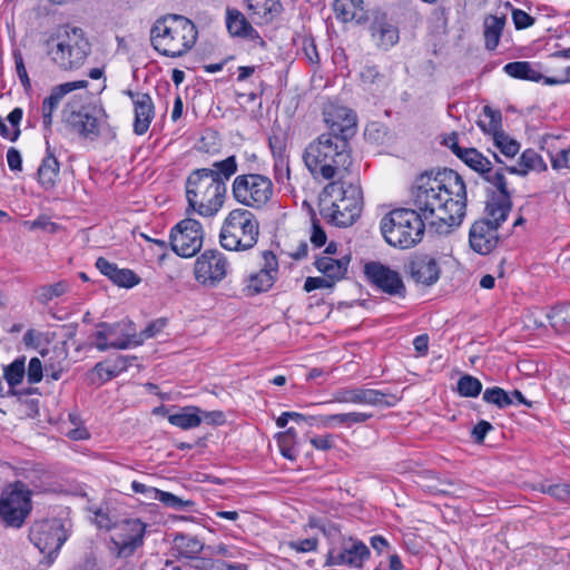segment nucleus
<instances>
[{"label": "nucleus", "mask_w": 570, "mask_h": 570, "mask_svg": "<svg viewBox=\"0 0 570 570\" xmlns=\"http://www.w3.org/2000/svg\"><path fill=\"white\" fill-rule=\"evenodd\" d=\"M413 205L431 225L459 226L466 209L465 183L449 168L425 171L415 180Z\"/></svg>", "instance_id": "1"}, {"label": "nucleus", "mask_w": 570, "mask_h": 570, "mask_svg": "<svg viewBox=\"0 0 570 570\" xmlns=\"http://www.w3.org/2000/svg\"><path fill=\"white\" fill-rule=\"evenodd\" d=\"M303 160L315 178L343 179L342 174L352 164L348 141L337 137V134H322L307 145Z\"/></svg>", "instance_id": "2"}, {"label": "nucleus", "mask_w": 570, "mask_h": 570, "mask_svg": "<svg viewBox=\"0 0 570 570\" xmlns=\"http://www.w3.org/2000/svg\"><path fill=\"white\" fill-rule=\"evenodd\" d=\"M321 214L337 227H347L360 217L363 198L361 186L355 181L338 179L324 188Z\"/></svg>", "instance_id": "3"}, {"label": "nucleus", "mask_w": 570, "mask_h": 570, "mask_svg": "<svg viewBox=\"0 0 570 570\" xmlns=\"http://www.w3.org/2000/svg\"><path fill=\"white\" fill-rule=\"evenodd\" d=\"M197 35L196 26L191 20L180 14H167L154 23L150 41L160 55L177 58L194 47Z\"/></svg>", "instance_id": "4"}, {"label": "nucleus", "mask_w": 570, "mask_h": 570, "mask_svg": "<svg viewBox=\"0 0 570 570\" xmlns=\"http://www.w3.org/2000/svg\"><path fill=\"white\" fill-rule=\"evenodd\" d=\"M91 46L79 27L63 26L48 40V56L61 70H77L86 62Z\"/></svg>", "instance_id": "5"}, {"label": "nucleus", "mask_w": 570, "mask_h": 570, "mask_svg": "<svg viewBox=\"0 0 570 570\" xmlns=\"http://www.w3.org/2000/svg\"><path fill=\"white\" fill-rule=\"evenodd\" d=\"M227 187L210 171L194 170L186 181L188 208L203 217L215 216L224 205Z\"/></svg>", "instance_id": "6"}, {"label": "nucleus", "mask_w": 570, "mask_h": 570, "mask_svg": "<svg viewBox=\"0 0 570 570\" xmlns=\"http://www.w3.org/2000/svg\"><path fill=\"white\" fill-rule=\"evenodd\" d=\"M424 217L410 208L391 210L381 220V230L385 240L393 247L411 248L423 238Z\"/></svg>", "instance_id": "7"}, {"label": "nucleus", "mask_w": 570, "mask_h": 570, "mask_svg": "<svg viewBox=\"0 0 570 570\" xmlns=\"http://www.w3.org/2000/svg\"><path fill=\"white\" fill-rule=\"evenodd\" d=\"M259 236V223L255 215L244 208H236L225 218L219 243L227 250L243 252L253 248Z\"/></svg>", "instance_id": "8"}, {"label": "nucleus", "mask_w": 570, "mask_h": 570, "mask_svg": "<svg viewBox=\"0 0 570 570\" xmlns=\"http://www.w3.org/2000/svg\"><path fill=\"white\" fill-rule=\"evenodd\" d=\"M32 491L21 481L9 483L0 494V519L11 528H21L32 511Z\"/></svg>", "instance_id": "9"}, {"label": "nucleus", "mask_w": 570, "mask_h": 570, "mask_svg": "<svg viewBox=\"0 0 570 570\" xmlns=\"http://www.w3.org/2000/svg\"><path fill=\"white\" fill-rule=\"evenodd\" d=\"M234 199L248 208L262 209L274 196L271 178L262 174H243L235 177L232 184Z\"/></svg>", "instance_id": "10"}, {"label": "nucleus", "mask_w": 570, "mask_h": 570, "mask_svg": "<svg viewBox=\"0 0 570 570\" xmlns=\"http://www.w3.org/2000/svg\"><path fill=\"white\" fill-rule=\"evenodd\" d=\"M62 115L68 128L89 140L98 138L108 117L104 108L99 106H86L77 109L75 100L65 106Z\"/></svg>", "instance_id": "11"}, {"label": "nucleus", "mask_w": 570, "mask_h": 570, "mask_svg": "<svg viewBox=\"0 0 570 570\" xmlns=\"http://www.w3.org/2000/svg\"><path fill=\"white\" fill-rule=\"evenodd\" d=\"M204 232L200 223L194 218L179 222L170 233L171 249L181 257L196 255L202 246Z\"/></svg>", "instance_id": "12"}, {"label": "nucleus", "mask_w": 570, "mask_h": 570, "mask_svg": "<svg viewBox=\"0 0 570 570\" xmlns=\"http://www.w3.org/2000/svg\"><path fill=\"white\" fill-rule=\"evenodd\" d=\"M228 269L229 263L222 252L207 249L197 257L194 274L199 284L215 287L227 276Z\"/></svg>", "instance_id": "13"}, {"label": "nucleus", "mask_w": 570, "mask_h": 570, "mask_svg": "<svg viewBox=\"0 0 570 570\" xmlns=\"http://www.w3.org/2000/svg\"><path fill=\"white\" fill-rule=\"evenodd\" d=\"M29 539L50 560L58 553L67 537L58 520L36 522L29 531Z\"/></svg>", "instance_id": "14"}, {"label": "nucleus", "mask_w": 570, "mask_h": 570, "mask_svg": "<svg viewBox=\"0 0 570 570\" xmlns=\"http://www.w3.org/2000/svg\"><path fill=\"white\" fill-rule=\"evenodd\" d=\"M370 549L363 541L354 537H346L337 548H328L325 566H348L358 569L370 558Z\"/></svg>", "instance_id": "15"}, {"label": "nucleus", "mask_w": 570, "mask_h": 570, "mask_svg": "<svg viewBox=\"0 0 570 570\" xmlns=\"http://www.w3.org/2000/svg\"><path fill=\"white\" fill-rule=\"evenodd\" d=\"M333 401L337 403L367 404L372 406L392 407L400 397L395 394L384 393L373 389L344 387L333 393Z\"/></svg>", "instance_id": "16"}, {"label": "nucleus", "mask_w": 570, "mask_h": 570, "mask_svg": "<svg viewBox=\"0 0 570 570\" xmlns=\"http://www.w3.org/2000/svg\"><path fill=\"white\" fill-rule=\"evenodd\" d=\"M145 524L139 519H126L115 525L111 537L117 549V556L127 558L142 544Z\"/></svg>", "instance_id": "17"}, {"label": "nucleus", "mask_w": 570, "mask_h": 570, "mask_svg": "<svg viewBox=\"0 0 570 570\" xmlns=\"http://www.w3.org/2000/svg\"><path fill=\"white\" fill-rule=\"evenodd\" d=\"M366 277L382 292L404 297L406 288L401 275L380 262H370L364 266Z\"/></svg>", "instance_id": "18"}, {"label": "nucleus", "mask_w": 570, "mask_h": 570, "mask_svg": "<svg viewBox=\"0 0 570 570\" xmlns=\"http://www.w3.org/2000/svg\"><path fill=\"white\" fill-rule=\"evenodd\" d=\"M263 264L257 273L249 275L245 291L248 295L267 292L274 285L278 274V261L272 250L262 252Z\"/></svg>", "instance_id": "19"}, {"label": "nucleus", "mask_w": 570, "mask_h": 570, "mask_svg": "<svg viewBox=\"0 0 570 570\" xmlns=\"http://www.w3.org/2000/svg\"><path fill=\"white\" fill-rule=\"evenodd\" d=\"M411 279L423 286L434 285L441 274L440 263L430 254H416L412 256L405 266Z\"/></svg>", "instance_id": "20"}, {"label": "nucleus", "mask_w": 570, "mask_h": 570, "mask_svg": "<svg viewBox=\"0 0 570 570\" xmlns=\"http://www.w3.org/2000/svg\"><path fill=\"white\" fill-rule=\"evenodd\" d=\"M324 120L330 128L328 132L337 134V137L344 138L346 141L355 134L356 115L347 107L327 106L324 110Z\"/></svg>", "instance_id": "21"}, {"label": "nucleus", "mask_w": 570, "mask_h": 570, "mask_svg": "<svg viewBox=\"0 0 570 570\" xmlns=\"http://www.w3.org/2000/svg\"><path fill=\"white\" fill-rule=\"evenodd\" d=\"M503 70L512 78L530 80L534 82L543 80V82L549 86L562 85L570 81V67H567L563 75L560 77H544L529 61L509 62L503 67Z\"/></svg>", "instance_id": "22"}, {"label": "nucleus", "mask_w": 570, "mask_h": 570, "mask_svg": "<svg viewBox=\"0 0 570 570\" xmlns=\"http://www.w3.org/2000/svg\"><path fill=\"white\" fill-rule=\"evenodd\" d=\"M498 228L490 222L481 219L474 222L469 235L471 248L482 255L491 253L499 242Z\"/></svg>", "instance_id": "23"}, {"label": "nucleus", "mask_w": 570, "mask_h": 570, "mask_svg": "<svg viewBox=\"0 0 570 570\" xmlns=\"http://www.w3.org/2000/svg\"><path fill=\"white\" fill-rule=\"evenodd\" d=\"M226 26L227 30L233 37L247 38L264 46L265 41L259 33L253 28L246 17L237 9L226 10Z\"/></svg>", "instance_id": "24"}, {"label": "nucleus", "mask_w": 570, "mask_h": 570, "mask_svg": "<svg viewBox=\"0 0 570 570\" xmlns=\"http://www.w3.org/2000/svg\"><path fill=\"white\" fill-rule=\"evenodd\" d=\"M249 17L256 24H268L281 14V0H245Z\"/></svg>", "instance_id": "25"}, {"label": "nucleus", "mask_w": 570, "mask_h": 570, "mask_svg": "<svg viewBox=\"0 0 570 570\" xmlns=\"http://www.w3.org/2000/svg\"><path fill=\"white\" fill-rule=\"evenodd\" d=\"M96 267L102 275L107 276L114 284L120 287L130 288L140 282V277L131 269L118 268L116 264L110 263L104 257H99L96 261Z\"/></svg>", "instance_id": "26"}, {"label": "nucleus", "mask_w": 570, "mask_h": 570, "mask_svg": "<svg viewBox=\"0 0 570 570\" xmlns=\"http://www.w3.org/2000/svg\"><path fill=\"white\" fill-rule=\"evenodd\" d=\"M512 208L510 195H493L485 205L484 217L481 220L490 222L491 225L500 227L505 222Z\"/></svg>", "instance_id": "27"}, {"label": "nucleus", "mask_w": 570, "mask_h": 570, "mask_svg": "<svg viewBox=\"0 0 570 570\" xmlns=\"http://www.w3.org/2000/svg\"><path fill=\"white\" fill-rule=\"evenodd\" d=\"M135 121L134 131L137 135H144L149 129L155 116L154 104L148 94H141L134 101Z\"/></svg>", "instance_id": "28"}, {"label": "nucleus", "mask_w": 570, "mask_h": 570, "mask_svg": "<svg viewBox=\"0 0 570 570\" xmlns=\"http://www.w3.org/2000/svg\"><path fill=\"white\" fill-rule=\"evenodd\" d=\"M334 11L337 19L343 22L355 21L361 23L367 20V13L363 7V0H335Z\"/></svg>", "instance_id": "29"}, {"label": "nucleus", "mask_w": 570, "mask_h": 570, "mask_svg": "<svg viewBox=\"0 0 570 570\" xmlns=\"http://www.w3.org/2000/svg\"><path fill=\"white\" fill-rule=\"evenodd\" d=\"M350 262L351 257L348 255H344L343 257L337 259L331 256H322L316 259L315 267L324 276L334 281L344 277V275L347 272Z\"/></svg>", "instance_id": "30"}, {"label": "nucleus", "mask_w": 570, "mask_h": 570, "mask_svg": "<svg viewBox=\"0 0 570 570\" xmlns=\"http://www.w3.org/2000/svg\"><path fill=\"white\" fill-rule=\"evenodd\" d=\"M372 37L382 49H389L399 41V29L385 19H377L372 24Z\"/></svg>", "instance_id": "31"}, {"label": "nucleus", "mask_w": 570, "mask_h": 570, "mask_svg": "<svg viewBox=\"0 0 570 570\" xmlns=\"http://www.w3.org/2000/svg\"><path fill=\"white\" fill-rule=\"evenodd\" d=\"M547 169V164L542 157L533 149H525L520 159L518 166H509L507 170L510 174L525 176L530 170L543 171Z\"/></svg>", "instance_id": "32"}, {"label": "nucleus", "mask_w": 570, "mask_h": 570, "mask_svg": "<svg viewBox=\"0 0 570 570\" xmlns=\"http://www.w3.org/2000/svg\"><path fill=\"white\" fill-rule=\"evenodd\" d=\"M505 16H494L489 14L484 18L483 21V36H484V45L488 50H494L499 42L502 35V31L505 26Z\"/></svg>", "instance_id": "33"}, {"label": "nucleus", "mask_w": 570, "mask_h": 570, "mask_svg": "<svg viewBox=\"0 0 570 570\" xmlns=\"http://www.w3.org/2000/svg\"><path fill=\"white\" fill-rule=\"evenodd\" d=\"M373 415L371 413L363 412H350V413H340L332 415H324L318 417V423L323 428H331L334 425H344L346 428L352 426L353 424H361L370 420Z\"/></svg>", "instance_id": "34"}, {"label": "nucleus", "mask_w": 570, "mask_h": 570, "mask_svg": "<svg viewBox=\"0 0 570 570\" xmlns=\"http://www.w3.org/2000/svg\"><path fill=\"white\" fill-rule=\"evenodd\" d=\"M59 176V163L57 158L48 154L38 168V180L45 189L53 188Z\"/></svg>", "instance_id": "35"}, {"label": "nucleus", "mask_w": 570, "mask_h": 570, "mask_svg": "<svg viewBox=\"0 0 570 570\" xmlns=\"http://www.w3.org/2000/svg\"><path fill=\"white\" fill-rule=\"evenodd\" d=\"M174 547L183 558L195 559L204 549V543L194 535L177 533L174 538Z\"/></svg>", "instance_id": "36"}, {"label": "nucleus", "mask_w": 570, "mask_h": 570, "mask_svg": "<svg viewBox=\"0 0 570 570\" xmlns=\"http://www.w3.org/2000/svg\"><path fill=\"white\" fill-rule=\"evenodd\" d=\"M95 346L101 352L109 348L127 350L131 346L140 345V341H132L131 334H125L124 337L108 342V337L104 328H98V331L95 333Z\"/></svg>", "instance_id": "37"}, {"label": "nucleus", "mask_w": 570, "mask_h": 570, "mask_svg": "<svg viewBox=\"0 0 570 570\" xmlns=\"http://www.w3.org/2000/svg\"><path fill=\"white\" fill-rule=\"evenodd\" d=\"M87 87H88L87 80H76V81H69V82L57 85L51 89L49 97H47L43 100V102L47 106L51 107L52 109H57L60 101L62 100V98L66 95L70 94L73 90L85 89Z\"/></svg>", "instance_id": "38"}, {"label": "nucleus", "mask_w": 570, "mask_h": 570, "mask_svg": "<svg viewBox=\"0 0 570 570\" xmlns=\"http://www.w3.org/2000/svg\"><path fill=\"white\" fill-rule=\"evenodd\" d=\"M197 407H184L179 413L171 414L168 417L170 424L184 430L193 429L202 423Z\"/></svg>", "instance_id": "39"}, {"label": "nucleus", "mask_w": 570, "mask_h": 570, "mask_svg": "<svg viewBox=\"0 0 570 570\" xmlns=\"http://www.w3.org/2000/svg\"><path fill=\"white\" fill-rule=\"evenodd\" d=\"M199 170L210 171L213 178L226 185V181L237 171L235 156H229L224 160L215 161L212 168H200Z\"/></svg>", "instance_id": "40"}, {"label": "nucleus", "mask_w": 570, "mask_h": 570, "mask_svg": "<svg viewBox=\"0 0 570 570\" xmlns=\"http://www.w3.org/2000/svg\"><path fill=\"white\" fill-rule=\"evenodd\" d=\"M460 159L483 176L490 174L491 161L475 148H468Z\"/></svg>", "instance_id": "41"}, {"label": "nucleus", "mask_w": 570, "mask_h": 570, "mask_svg": "<svg viewBox=\"0 0 570 570\" xmlns=\"http://www.w3.org/2000/svg\"><path fill=\"white\" fill-rule=\"evenodd\" d=\"M308 524L311 528H317L324 534L328 541L330 548H337L342 540L346 538L342 534L340 527L335 523L311 520Z\"/></svg>", "instance_id": "42"}, {"label": "nucleus", "mask_w": 570, "mask_h": 570, "mask_svg": "<svg viewBox=\"0 0 570 570\" xmlns=\"http://www.w3.org/2000/svg\"><path fill=\"white\" fill-rule=\"evenodd\" d=\"M26 374V358H17L4 368V379L10 387H16L22 382Z\"/></svg>", "instance_id": "43"}, {"label": "nucleus", "mask_w": 570, "mask_h": 570, "mask_svg": "<svg viewBox=\"0 0 570 570\" xmlns=\"http://www.w3.org/2000/svg\"><path fill=\"white\" fill-rule=\"evenodd\" d=\"M492 140L501 155L507 158H513L520 150V144L504 131L500 135H495V138Z\"/></svg>", "instance_id": "44"}, {"label": "nucleus", "mask_w": 570, "mask_h": 570, "mask_svg": "<svg viewBox=\"0 0 570 570\" xmlns=\"http://www.w3.org/2000/svg\"><path fill=\"white\" fill-rule=\"evenodd\" d=\"M66 282H58L51 285H43L37 291V299L39 303L47 305L52 298L63 295L68 291Z\"/></svg>", "instance_id": "45"}, {"label": "nucleus", "mask_w": 570, "mask_h": 570, "mask_svg": "<svg viewBox=\"0 0 570 570\" xmlns=\"http://www.w3.org/2000/svg\"><path fill=\"white\" fill-rule=\"evenodd\" d=\"M534 490L547 493L559 501L570 500V484L568 483L547 484L540 482L534 485Z\"/></svg>", "instance_id": "46"}, {"label": "nucleus", "mask_w": 570, "mask_h": 570, "mask_svg": "<svg viewBox=\"0 0 570 570\" xmlns=\"http://www.w3.org/2000/svg\"><path fill=\"white\" fill-rule=\"evenodd\" d=\"M482 391V383L479 379L465 374L458 382V392L464 397H475Z\"/></svg>", "instance_id": "47"}, {"label": "nucleus", "mask_w": 570, "mask_h": 570, "mask_svg": "<svg viewBox=\"0 0 570 570\" xmlns=\"http://www.w3.org/2000/svg\"><path fill=\"white\" fill-rule=\"evenodd\" d=\"M483 400L487 403L494 404L502 409L512 404V397L501 387L494 386L487 389L483 393Z\"/></svg>", "instance_id": "48"}, {"label": "nucleus", "mask_w": 570, "mask_h": 570, "mask_svg": "<svg viewBox=\"0 0 570 570\" xmlns=\"http://www.w3.org/2000/svg\"><path fill=\"white\" fill-rule=\"evenodd\" d=\"M163 504H165L168 508L175 509V510H184L186 508L194 507V501L191 500H184L170 492L161 491L159 490L157 499Z\"/></svg>", "instance_id": "49"}, {"label": "nucleus", "mask_w": 570, "mask_h": 570, "mask_svg": "<svg viewBox=\"0 0 570 570\" xmlns=\"http://www.w3.org/2000/svg\"><path fill=\"white\" fill-rule=\"evenodd\" d=\"M166 325H167V320L166 318H157V320L150 322L145 327V330H142L140 332L139 335L131 334V338H132V341H140V344H142V342L145 340L153 338L157 334H159L166 327Z\"/></svg>", "instance_id": "50"}, {"label": "nucleus", "mask_w": 570, "mask_h": 570, "mask_svg": "<svg viewBox=\"0 0 570 570\" xmlns=\"http://www.w3.org/2000/svg\"><path fill=\"white\" fill-rule=\"evenodd\" d=\"M13 59H14V66H16V72L18 75V78L23 86L26 90H29L31 88L30 78L28 76L22 53L19 50L13 51Z\"/></svg>", "instance_id": "51"}, {"label": "nucleus", "mask_w": 570, "mask_h": 570, "mask_svg": "<svg viewBox=\"0 0 570 570\" xmlns=\"http://www.w3.org/2000/svg\"><path fill=\"white\" fill-rule=\"evenodd\" d=\"M484 178L497 187L499 191L497 195H510L508 190L507 180L502 170H497L492 173V167H490V174H485Z\"/></svg>", "instance_id": "52"}, {"label": "nucleus", "mask_w": 570, "mask_h": 570, "mask_svg": "<svg viewBox=\"0 0 570 570\" xmlns=\"http://www.w3.org/2000/svg\"><path fill=\"white\" fill-rule=\"evenodd\" d=\"M28 382L30 384L39 383L43 376V366L38 357H32L26 371Z\"/></svg>", "instance_id": "53"}, {"label": "nucleus", "mask_w": 570, "mask_h": 570, "mask_svg": "<svg viewBox=\"0 0 570 570\" xmlns=\"http://www.w3.org/2000/svg\"><path fill=\"white\" fill-rule=\"evenodd\" d=\"M287 546L289 549L298 553L311 552L317 550L318 540L316 538H308L304 540L289 541Z\"/></svg>", "instance_id": "54"}, {"label": "nucleus", "mask_w": 570, "mask_h": 570, "mask_svg": "<svg viewBox=\"0 0 570 570\" xmlns=\"http://www.w3.org/2000/svg\"><path fill=\"white\" fill-rule=\"evenodd\" d=\"M97 327L105 330L107 337H108V342H110L111 340L124 337L125 334H130L125 328L126 325L120 324V323H117V324L100 323V324H98Z\"/></svg>", "instance_id": "55"}, {"label": "nucleus", "mask_w": 570, "mask_h": 570, "mask_svg": "<svg viewBox=\"0 0 570 570\" xmlns=\"http://www.w3.org/2000/svg\"><path fill=\"white\" fill-rule=\"evenodd\" d=\"M302 52L312 65H316L320 61L316 45L312 38H304L302 43Z\"/></svg>", "instance_id": "56"}, {"label": "nucleus", "mask_w": 570, "mask_h": 570, "mask_svg": "<svg viewBox=\"0 0 570 570\" xmlns=\"http://www.w3.org/2000/svg\"><path fill=\"white\" fill-rule=\"evenodd\" d=\"M512 20L518 30L529 28L534 23V19L520 9L512 10Z\"/></svg>", "instance_id": "57"}, {"label": "nucleus", "mask_w": 570, "mask_h": 570, "mask_svg": "<svg viewBox=\"0 0 570 570\" xmlns=\"http://www.w3.org/2000/svg\"><path fill=\"white\" fill-rule=\"evenodd\" d=\"M309 442L316 450L327 451L334 445V436L332 434L313 436Z\"/></svg>", "instance_id": "58"}, {"label": "nucleus", "mask_w": 570, "mask_h": 570, "mask_svg": "<svg viewBox=\"0 0 570 570\" xmlns=\"http://www.w3.org/2000/svg\"><path fill=\"white\" fill-rule=\"evenodd\" d=\"M492 429V425L488 421H480L472 430V438L475 443H483L487 433Z\"/></svg>", "instance_id": "59"}, {"label": "nucleus", "mask_w": 570, "mask_h": 570, "mask_svg": "<svg viewBox=\"0 0 570 570\" xmlns=\"http://www.w3.org/2000/svg\"><path fill=\"white\" fill-rule=\"evenodd\" d=\"M570 149H561L551 156V165L553 169L568 168Z\"/></svg>", "instance_id": "60"}, {"label": "nucleus", "mask_w": 570, "mask_h": 570, "mask_svg": "<svg viewBox=\"0 0 570 570\" xmlns=\"http://www.w3.org/2000/svg\"><path fill=\"white\" fill-rule=\"evenodd\" d=\"M131 489L136 493L144 494L149 500H156L157 495H158V492H159L158 489L153 488V487H148V485H146L144 483H140L138 481H134L131 483Z\"/></svg>", "instance_id": "61"}, {"label": "nucleus", "mask_w": 570, "mask_h": 570, "mask_svg": "<svg viewBox=\"0 0 570 570\" xmlns=\"http://www.w3.org/2000/svg\"><path fill=\"white\" fill-rule=\"evenodd\" d=\"M332 283L324 277H307L304 284V289L309 293L317 288L331 287Z\"/></svg>", "instance_id": "62"}, {"label": "nucleus", "mask_w": 570, "mask_h": 570, "mask_svg": "<svg viewBox=\"0 0 570 570\" xmlns=\"http://www.w3.org/2000/svg\"><path fill=\"white\" fill-rule=\"evenodd\" d=\"M8 166L11 170H21L22 159L18 149L11 147L7 153Z\"/></svg>", "instance_id": "63"}, {"label": "nucleus", "mask_w": 570, "mask_h": 570, "mask_svg": "<svg viewBox=\"0 0 570 570\" xmlns=\"http://www.w3.org/2000/svg\"><path fill=\"white\" fill-rule=\"evenodd\" d=\"M361 79L364 83H375L381 79V75L375 66H366L361 71Z\"/></svg>", "instance_id": "64"}]
</instances>
